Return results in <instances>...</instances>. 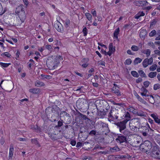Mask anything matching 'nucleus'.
Returning <instances> with one entry per match:
<instances>
[{
	"label": "nucleus",
	"instance_id": "nucleus-1",
	"mask_svg": "<svg viewBox=\"0 0 160 160\" xmlns=\"http://www.w3.org/2000/svg\"><path fill=\"white\" fill-rule=\"evenodd\" d=\"M119 116V111L115 108H111L108 115V120L111 122L118 119Z\"/></svg>",
	"mask_w": 160,
	"mask_h": 160
},
{
	"label": "nucleus",
	"instance_id": "nucleus-2",
	"mask_svg": "<svg viewBox=\"0 0 160 160\" xmlns=\"http://www.w3.org/2000/svg\"><path fill=\"white\" fill-rule=\"evenodd\" d=\"M60 119L65 122L66 124L70 123L72 121V118L70 114L65 111L61 112L60 114Z\"/></svg>",
	"mask_w": 160,
	"mask_h": 160
},
{
	"label": "nucleus",
	"instance_id": "nucleus-3",
	"mask_svg": "<svg viewBox=\"0 0 160 160\" xmlns=\"http://www.w3.org/2000/svg\"><path fill=\"white\" fill-rule=\"evenodd\" d=\"M151 155L152 157L160 160V150L158 146L155 144L153 146Z\"/></svg>",
	"mask_w": 160,
	"mask_h": 160
},
{
	"label": "nucleus",
	"instance_id": "nucleus-4",
	"mask_svg": "<svg viewBox=\"0 0 160 160\" xmlns=\"http://www.w3.org/2000/svg\"><path fill=\"white\" fill-rule=\"evenodd\" d=\"M116 141L118 143H121L123 142H126L127 138L122 134H118L117 138L115 139Z\"/></svg>",
	"mask_w": 160,
	"mask_h": 160
},
{
	"label": "nucleus",
	"instance_id": "nucleus-5",
	"mask_svg": "<svg viewBox=\"0 0 160 160\" xmlns=\"http://www.w3.org/2000/svg\"><path fill=\"white\" fill-rule=\"evenodd\" d=\"M127 123V121H125L123 120L116 124V125L117 126L118 128H119V131H122V130L126 129Z\"/></svg>",
	"mask_w": 160,
	"mask_h": 160
},
{
	"label": "nucleus",
	"instance_id": "nucleus-6",
	"mask_svg": "<svg viewBox=\"0 0 160 160\" xmlns=\"http://www.w3.org/2000/svg\"><path fill=\"white\" fill-rule=\"evenodd\" d=\"M143 145L145 146V150H143L144 152H147L148 151L150 150L152 147V143L148 140L145 141Z\"/></svg>",
	"mask_w": 160,
	"mask_h": 160
},
{
	"label": "nucleus",
	"instance_id": "nucleus-7",
	"mask_svg": "<svg viewBox=\"0 0 160 160\" xmlns=\"http://www.w3.org/2000/svg\"><path fill=\"white\" fill-rule=\"evenodd\" d=\"M140 120L138 118H134L131 119L129 123H131L138 128V129L140 127Z\"/></svg>",
	"mask_w": 160,
	"mask_h": 160
},
{
	"label": "nucleus",
	"instance_id": "nucleus-8",
	"mask_svg": "<svg viewBox=\"0 0 160 160\" xmlns=\"http://www.w3.org/2000/svg\"><path fill=\"white\" fill-rule=\"evenodd\" d=\"M18 17L21 21V22H20V21H18V24L19 25H21L22 23H23L24 22L26 18V15L24 11H22L21 13H20L19 14H18Z\"/></svg>",
	"mask_w": 160,
	"mask_h": 160
},
{
	"label": "nucleus",
	"instance_id": "nucleus-9",
	"mask_svg": "<svg viewBox=\"0 0 160 160\" xmlns=\"http://www.w3.org/2000/svg\"><path fill=\"white\" fill-rule=\"evenodd\" d=\"M119 88L118 87H113L112 89V92L117 96H120L122 93L119 90Z\"/></svg>",
	"mask_w": 160,
	"mask_h": 160
},
{
	"label": "nucleus",
	"instance_id": "nucleus-10",
	"mask_svg": "<svg viewBox=\"0 0 160 160\" xmlns=\"http://www.w3.org/2000/svg\"><path fill=\"white\" fill-rule=\"evenodd\" d=\"M54 27L55 29L59 32L63 31V27L61 24L59 22L57 21L54 24Z\"/></svg>",
	"mask_w": 160,
	"mask_h": 160
},
{
	"label": "nucleus",
	"instance_id": "nucleus-11",
	"mask_svg": "<svg viewBox=\"0 0 160 160\" xmlns=\"http://www.w3.org/2000/svg\"><path fill=\"white\" fill-rule=\"evenodd\" d=\"M14 146L12 144H10V148L9 149V153L8 155V159L11 160L12 158L13 155V151H14Z\"/></svg>",
	"mask_w": 160,
	"mask_h": 160
},
{
	"label": "nucleus",
	"instance_id": "nucleus-12",
	"mask_svg": "<svg viewBox=\"0 0 160 160\" xmlns=\"http://www.w3.org/2000/svg\"><path fill=\"white\" fill-rule=\"evenodd\" d=\"M85 100L82 98H79L77 101L76 104L78 108H82L84 104Z\"/></svg>",
	"mask_w": 160,
	"mask_h": 160
},
{
	"label": "nucleus",
	"instance_id": "nucleus-13",
	"mask_svg": "<svg viewBox=\"0 0 160 160\" xmlns=\"http://www.w3.org/2000/svg\"><path fill=\"white\" fill-rule=\"evenodd\" d=\"M135 3L137 6L139 7H142L148 5V3L147 1L145 0L137 1L135 2Z\"/></svg>",
	"mask_w": 160,
	"mask_h": 160
},
{
	"label": "nucleus",
	"instance_id": "nucleus-14",
	"mask_svg": "<svg viewBox=\"0 0 160 160\" xmlns=\"http://www.w3.org/2000/svg\"><path fill=\"white\" fill-rule=\"evenodd\" d=\"M107 111H105L104 109H101L98 112V115L100 118H103L107 114Z\"/></svg>",
	"mask_w": 160,
	"mask_h": 160
},
{
	"label": "nucleus",
	"instance_id": "nucleus-15",
	"mask_svg": "<svg viewBox=\"0 0 160 160\" xmlns=\"http://www.w3.org/2000/svg\"><path fill=\"white\" fill-rule=\"evenodd\" d=\"M22 5H20L18 6L16 8L15 13L17 14L21 13L22 11H24Z\"/></svg>",
	"mask_w": 160,
	"mask_h": 160
},
{
	"label": "nucleus",
	"instance_id": "nucleus-16",
	"mask_svg": "<svg viewBox=\"0 0 160 160\" xmlns=\"http://www.w3.org/2000/svg\"><path fill=\"white\" fill-rule=\"evenodd\" d=\"M145 99L148 100L149 102L152 104H153L155 103L154 98L151 95H148Z\"/></svg>",
	"mask_w": 160,
	"mask_h": 160
},
{
	"label": "nucleus",
	"instance_id": "nucleus-17",
	"mask_svg": "<svg viewBox=\"0 0 160 160\" xmlns=\"http://www.w3.org/2000/svg\"><path fill=\"white\" fill-rule=\"evenodd\" d=\"M120 132L122 133V134L124 135V136H125L126 138L127 137L130 135V132L127 129H125L120 131Z\"/></svg>",
	"mask_w": 160,
	"mask_h": 160
},
{
	"label": "nucleus",
	"instance_id": "nucleus-18",
	"mask_svg": "<svg viewBox=\"0 0 160 160\" xmlns=\"http://www.w3.org/2000/svg\"><path fill=\"white\" fill-rule=\"evenodd\" d=\"M102 127L105 130V131L107 132H109L110 130H109L108 125V124L105 123H101Z\"/></svg>",
	"mask_w": 160,
	"mask_h": 160
},
{
	"label": "nucleus",
	"instance_id": "nucleus-19",
	"mask_svg": "<svg viewBox=\"0 0 160 160\" xmlns=\"http://www.w3.org/2000/svg\"><path fill=\"white\" fill-rule=\"evenodd\" d=\"M103 103V106L102 109H104L105 111H107V112H108V110L110 109V107L108 103L106 102H104Z\"/></svg>",
	"mask_w": 160,
	"mask_h": 160
},
{
	"label": "nucleus",
	"instance_id": "nucleus-20",
	"mask_svg": "<svg viewBox=\"0 0 160 160\" xmlns=\"http://www.w3.org/2000/svg\"><path fill=\"white\" fill-rule=\"evenodd\" d=\"M29 91L30 92L35 94H38L40 92L39 89L36 88L30 89L29 90Z\"/></svg>",
	"mask_w": 160,
	"mask_h": 160
},
{
	"label": "nucleus",
	"instance_id": "nucleus-21",
	"mask_svg": "<svg viewBox=\"0 0 160 160\" xmlns=\"http://www.w3.org/2000/svg\"><path fill=\"white\" fill-rule=\"evenodd\" d=\"M124 115L125 116V119L123 121H127V122L129 121L131 119V117L129 112H127L125 113Z\"/></svg>",
	"mask_w": 160,
	"mask_h": 160
},
{
	"label": "nucleus",
	"instance_id": "nucleus-22",
	"mask_svg": "<svg viewBox=\"0 0 160 160\" xmlns=\"http://www.w3.org/2000/svg\"><path fill=\"white\" fill-rule=\"evenodd\" d=\"M145 13H144L143 12H139L135 16V18L136 19H139L141 17L145 15Z\"/></svg>",
	"mask_w": 160,
	"mask_h": 160
},
{
	"label": "nucleus",
	"instance_id": "nucleus-23",
	"mask_svg": "<svg viewBox=\"0 0 160 160\" xmlns=\"http://www.w3.org/2000/svg\"><path fill=\"white\" fill-rule=\"evenodd\" d=\"M133 144L135 147H138L141 145V143L140 142L139 140L137 138L134 139V141L133 142Z\"/></svg>",
	"mask_w": 160,
	"mask_h": 160
},
{
	"label": "nucleus",
	"instance_id": "nucleus-24",
	"mask_svg": "<svg viewBox=\"0 0 160 160\" xmlns=\"http://www.w3.org/2000/svg\"><path fill=\"white\" fill-rule=\"evenodd\" d=\"M151 116L154 119L156 123H158L159 121L160 120V119L158 118L155 114L154 113L152 114L151 115Z\"/></svg>",
	"mask_w": 160,
	"mask_h": 160
},
{
	"label": "nucleus",
	"instance_id": "nucleus-25",
	"mask_svg": "<svg viewBox=\"0 0 160 160\" xmlns=\"http://www.w3.org/2000/svg\"><path fill=\"white\" fill-rule=\"evenodd\" d=\"M108 48L109 51L113 53L115 51V47L113 46L112 43H110L109 44Z\"/></svg>",
	"mask_w": 160,
	"mask_h": 160
},
{
	"label": "nucleus",
	"instance_id": "nucleus-26",
	"mask_svg": "<svg viewBox=\"0 0 160 160\" xmlns=\"http://www.w3.org/2000/svg\"><path fill=\"white\" fill-rule=\"evenodd\" d=\"M45 85L43 82L39 81H37L35 83V85L37 87L44 86Z\"/></svg>",
	"mask_w": 160,
	"mask_h": 160
},
{
	"label": "nucleus",
	"instance_id": "nucleus-27",
	"mask_svg": "<svg viewBox=\"0 0 160 160\" xmlns=\"http://www.w3.org/2000/svg\"><path fill=\"white\" fill-rule=\"evenodd\" d=\"M157 72H151L148 75V76L151 78H153L156 77Z\"/></svg>",
	"mask_w": 160,
	"mask_h": 160
},
{
	"label": "nucleus",
	"instance_id": "nucleus-28",
	"mask_svg": "<svg viewBox=\"0 0 160 160\" xmlns=\"http://www.w3.org/2000/svg\"><path fill=\"white\" fill-rule=\"evenodd\" d=\"M129 126L131 129L134 132L137 131V128H137L136 126H134V125L131 124V123H129Z\"/></svg>",
	"mask_w": 160,
	"mask_h": 160
},
{
	"label": "nucleus",
	"instance_id": "nucleus-29",
	"mask_svg": "<svg viewBox=\"0 0 160 160\" xmlns=\"http://www.w3.org/2000/svg\"><path fill=\"white\" fill-rule=\"evenodd\" d=\"M142 61V59L139 58H137L135 59L133 63L135 65L137 64L138 63H140Z\"/></svg>",
	"mask_w": 160,
	"mask_h": 160
},
{
	"label": "nucleus",
	"instance_id": "nucleus-30",
	"mask_svg": "<svg viewBox=\"0 0 160 160\" xmlns=\"http://www.w3.org/2000/svg\"><path fill=\"white\" fill-rule=\"evenodd\" d=\"M120 32L119 28H118L116 29L114 32V36L116 38H118V35L119 33Z\"/></svg>",
	"mask_w": 160,
	"mask_h": 160
},
{
	"label": "nucleus",
	"instance_id": "nucleus-31",
	"mask_svg": "<svg viewBox=\"0 0 160 160\" xmlns=\"http://www.w3.org/2000/svg\"><path fill=\"white\" fill-rule=\"evenodd\" d=\"M142 52L144 54H146L147 57H148L150 54L151 50L149 49H147L146 50L143 51Z\"/></svg>",
	"mask_w": 160,
	"mask_h": 160
},
{
	"label": "nucleus",
	"instance_id": "nucleus-32",
	"mask_svg": "<svg viewBox=\"0 0 160 160\" xmlns=\"http://www.w3.org/2000/svg\"><path fill=\"white\" fill-rule=\"evenodd\" d=\"M85 14L88 19L91 22H92V17L91 14L88 12H87L85 13Z\"/></svg>",
	"mask_w": 160,
	"mask_h": 160
},
{
	"label": "nucleus",
	"instance_id": "nucleus-33",
	"mask_svg": "<svg viewBox=\"0 0 160 160\" xmlns=\"http://www.w3.org/2000/svg\"><path fill=\"white\" fill-rule=\"evenodd\" d=\"M146 33V31L145 30H142L140 32V36L141 37L143 38L145 36Z\"/></svg>",
	"mask_w": 160,
	"mask_h": 160
},
{
	"label": "nucleus",
	"instance_id": "nucleus-34",
	"mask_svg": "<svg viewBox=\"0 0 160 160\" xmlns=\"http://www.w3.org/2000/svg\"><path fill=\"white\" fill-rule=\"evenodd\" d=\"M110 150L112 152H115L119 150V149L117 146H115L113 148H111Z\"/></svg>",
	"mask_w": 160,
	"mask_h": 160
},
{
	"label": "nucleus",
	"instance_id": "nucleus-35",
	"mask_svg": "<svg viewBox=\"0 0 160 160\" xmlns=\"http://www.w3.org/2000/svg\"><path fill=\"white\" fill-rule=\"evenodd\" d=\"M79 115L84 120H88V121H91V120L88 118L87 117V116L85 115H84L83 114H82L80 112H79Z\"/></svg>",
	"mask_w": 160,
	"mask_h": 160
},
{
	"label": "nucleus",
	"instance_id": "nucleus-36",
	"mask_svg": "<svg viewBox=\"0 0 160 160\" xmlns=\"http://www.w3.org/2000/svg\"><path fill=\"white\" fill-rule=\"evenodd\" d=\"M147 59H145L142 62V64L143 67L144 68L147 67L148 65H149V63L148 62V61H147Z\"/></svg>",
	"mask_w": 160,
	"mask_h": 160
},
{
	"label": "nucleus",
	"instance_id": "nucleus-37",
	"mask_svg": "<svg viewBox=\"0 0 160 160\" xmlns=\"http://www.w3.org/2000/svg\"><path fill=\"white\" fill-rule=\"evenodd\" d=\"M138 73L141 77L144 78L147 77L146 75L143 71L142 70L139 71Z\"/></svg>",
	"mask_w": 160,
	"mask_h": 160
},
{
	"label": "nucleus",
	"instance_id": "nucleus-38",
	"mask_svg": "<svg viewBox=\"0 0 160 160\" xmlns=\"http://www.w3.org/2000/svg\"><path fill=\"white\" fill-rule=\"evenodd\" d=\"M157 67V65L156 64H154L150 67L149 70L150 71H154L156 69Z\"/></svg>",
	"mask_w": 160,
	"mask_h": 160
},
{
	"label": "nucleus",
	"instance_id": "nucleus-39",
	"mask_svg": "<svg viewBox=\"0 0 160 160\" xmlns=\"http://www.w3.org/2000/svg\"><path fill=\"white\" fill-rule=\"evenodd\" d=\"M128 109L129 111L130 112H132L134 114H136L137 112V110L134 108H133L132 107H130L128 108Z\"/></svg>",
	"mask_w": 160,
	"mask_h": 160
},
{
	"label": "nucleus",
	"instance_id": "nucleus-40",
	"mask_svg": "<svg viewBox=\"0 0 160 160\" xmlns=\"http://www.w3.org/2000/svg\"><path fill=\"white\" fill-rule=\"evenodd\" d=\"M158 20L157 19H155L152 20L150 22V27H152L155 25L157 22Z\"/></svg>",
	"mask_w": 160,
	"mask_h": 160
},
{
	"label": "nucleus",
	"instance_id": "nucleus-41",
	"mask_svg": "<svg viewBox=\"0 0 160 160\" xmlns=\"http://www.w3.org/2000/svg\"><path fill=\"white\" fill-rule=\"evenodd\" d=\"M137 115L141 117H145L146 116L145 113L143 112L140 111L138 112L137 111L136 114Z\"/></svg>",
	"mask_w": 160,
	"mask_h": 160
},
{
	"label": "nucleus",
	"instance_id": "nucleus-42",
	"mask_svg": "<svg viewBox=\"0 0 160 160\" xmlns=\"http://www.w3.org/2000/svg\"><path fill=\"white\" fill-rule=\"evenodd\" d=\"M31 141L32 143L36 145H37L38 147H40V145L38 143V142L37 139L36 138L32 139L31 140Z\"/></svg>",
	"mask_w": 160,
	"mask_h": 160
},
{
	"label": "nucleus",
	"instance_id": "nucleus-43",
	"mask_svg": "<svg viewBox=\"0 0 160 160\" xmlns=\"http://www.w3.org/2000/svg\"><path fill=\"white\" fill-rule=\"evenodd\" d=\"M131 74L133 76L135 77L138 78L139 77L138 73L135 71H132L131 72Z\"/></svg>",
	"mask_w": 160,
	"mask_h": 160
},
{
	"label": "nucleus",
	"instance_id": "nucleus-44",
	"mask_svg": "<svg viewBox=\"0 0 160 160\" xmlns=\"http://www.w3.org/2000/svg\"><path fill=\"white\" fill-rule=\"evenodd\" d=\"M1 56H5L8 58H10L11 56V54L8 52H6L2 53L1 54Z\"/></svg>",
	"mask_w": 160,
	"mask_h": 160
},
{
	"label": "nucleus",
	"instance_id": "nucleus-45",
	"mask_svg": "<svg viewBox=\"0 0 160 160\" xmlns=\"http://www.w3.org/2000/svg\"><path fill=\"white\" fill-rule=\"evenodd\" d=\"M41 76L42 78V79H44V78H47L50 79L52 78V76L50 75H44L43 74H41Z\"/></svg>",
	"mask_w": 160,
	"mask_h": 160
},
{
	"label": "nucleus",
	"instance_id": "nucleus-46",
	"mask_svg": "<svg viewBox=\"0 0 160 160\" xmlns=\"http://www.w3.org/2000/svg\"><path fill=\"white\" fill-rule=\"evenodd\" d=\"M155 140L157 142L160 144V135L158 134L155 136Z\"/></svg>",
	"mask_w": 160,
	"mask_h": 160
},
{
	"label": "nucleus",
	"instance_id": "nucleus-47",
	"mask_svg": "<svg viewBox=\"0 0 160 160\" xmlns=\"http://www.w3.org/2000/svg\"><path fill=\"white\" fill-rule=\"evenodd\" d=\"M131 49L134 51H137L139 50V47L135 45H133L131 47Z\"/></svg>",
	"mask_w": 160,
	"mask_h": 160
},
{
	"label": "nucleus",
	"instance_id": "nucleus-48",
	"mask_svg": "<svg viewBox=\"0 0 160 160\" xmlns=\"http://www.w3.org/2000/svg\"><path fill=\"white\" fill-rule=\"evenodd\" d=\"M83 28L82 30V32L84 34L83 35L84 36H86L88 33V29L86 28V27H83Z\"/></svg>",
	"mask_w": 160,
	"mask_h": 160
},
{
	"label": "nucleus",
	"instance_id": "nucleus-49",
	"mask_svg": "<svg viewBox=\"0 0 160 160\" xmlns=\"http://www.w3.org/2000/svg\"><path fill=\"white\" fill-rule=\"evenodd\" d=\"M10 64V63H4L2 62H0V65L2 67L7 68Z\"/></svg>",
	"mask_w": 160,
	"mask_h": 160
},
{
	"label": "nucleus",
	"instance_id": "nucleus-50",
	"mask_svg": "<svg viewBox=\"0 0 160 160\" xmlns=\"http://www.w3.org/2000/svg\"><path fill=\"white\" fill-rule=\"evenodd\" d=\"M160 88V85L158 83L154 84L153 86V89L156 90Z\"/></svg>",
	"mask_w": 160,
	"mask_h": 160
},
{
	"label": "nucleus",
	"instance_id": "nucleus-51",
	"mask_svg": "<svg viewBox=\"0 0 160 160\" xmlns=\"http://www.w3.org/2000/svg\"><path fill=\"white\" fill-rule=\"evenodd\" d=\"M156 34H157V33H156V31L155 30H153L149 33V36L150 37H153Z\"/></svg>",
	"mask_w": 160,
	"mask_h": 160
},
{
	"label": "nucleus",
	"instance_id": "nucleus-52",
	"mask_svg": "<svg viewBox=\"0 0 160 160\" xmlns=\"http://www.w3.org/2000/svg\"><path fill=\"white\" fill-rule=\"evenodd\" d=\"M132 61L130 58H128L126 60L125 62V64L130 65L132 63Z\"/></svg>",
	"mask_w": 160,
	"mask_h": 160
},
{
	"label": "nucleus",
	"instance_id": "nucleus-53",
	"mask_svg": "<svg viewBox=\"0 0 160 160\" xmlns=\"http://www.w3.org/2000/svg\"><path fill=\"white\" fill-rule=\"evenodd\" d=\"M150 84V82L148 81H146L143 82V85L146 88H148Z\"/></svg>",
	"mask_w": 160,
	"mask_h": 160
},
{
	"label": "nucleus",
	"instance_id": "nucleus-54",
	"mask_svg": "<svg viewBox=\"0 0 160 160\" xmlns=\"http://www.w3.org/2000/svg\"><path fill=\"white\" fill-rule=\"evenodd\" d=\"M136 96L137 98L139 101L142 102H143V99L142 98H141L138 94H137Z\"/></svg>",
	"mask_w": 160,
	"mask_h": 160
},
{
	"label": "nucleus",
	"instance_id": "nucleus-55",
	"mask_svg": "<svg viewBox=\"0 0 160 160\" xmlns=\"http://www.w3.org/2000/svg\"><path fill=\"white\" fill-rule=\"evenodd\" d=\"M147 60V61H148V63L149 64V65H151L153 62V59L152 57L150 58H146Z\"/></svg>",
	"mask_w": 160,
	"mask_h": 160
},
{
	"label": "nucleus",
	"instance_id": "nucleus-56",
	"mask_svg": "<svg viewBox=\"0 0 160 160\" xmlns=\"http://www.w3.org/2000/svg\"><path fill=\"white\" fill-rule=\"evenodd\" d=\"M91 13L93 17H96L97 16L96 12L94 9L92 10Z\"/></svg>",
	"mask_w": 160,
	"mask_h": 160
},
{
	"label": "nucleus",
	"instance_id": "nucleus-57",
	"mask_svg": "<svg viewBox=\"0 0 160 160\" xmlns=\"http://www.w3.org/2000/svg\"><path fill=\"white\" fill-rule=\"evenodd\" d=\"M70 20L68 19H66L65 22V26L66 27H68L69 25L70 24Z\"/></svg>",
	"mask_w": 160,
	"mask_h": 160
},
{
	"label": "nucleus",
	"instance_id": "nucleus-58",
	"mask_svg": "<svg viewBox=\"0 0 160 160\" xmlns=\"http://www.w3.org/2000/svg\"><path fill=\"white\" fill-rule=\"evenodd\" d=\"M96 134V131L95 130H92L89 133V134L91 136L95 135Z\"/></svg>",
	"mask_w": 160,
	"mask_h": 160
},
{
	"label": "nucleus",
	"instance_id": "nucleus-59",
	"mask_svg": "<svg viewBox=\"0 0 160 160\" xmlns=\"http://www.w3.org/2000/svg\"><path fill=\"white\" fill-rule=\"evenodd\" d=\"M55 59L56 60L58 61V62H59V60H60V61L62 60L63 58H62V56H57L56 58Z\"/></svg>",
	"mask_w": 160,
	"mask_h": 160
},
{
	"label": "nucleus",
	"instance_id": "nucleus-60",
	"mask_svg": "<svg viewBox=\"0 0 160 160\" xmlns=\"http://www.w3.org/2000/svg\"><path fill=\"white\" fill-rule=\"evenodd\" d=\"M141 95H142V96L143 97V98H145H145H146L148 96V94L147 93H146L145 92H141Z\"/></svg>",
	"mask_w": 160,
	"mask_h": 160
},
{
	"label": "nucleus",
	"instance_id": "nucleus-61",
	"mask_svg": "<svg viewBox=\"0 0 160 160\" xmlns=\"http://www.w3.org/2000/svg\"><path fill=\"white\" fill-rule=\"evenodd\" d=\"M98 63L99 65L105 67V63L103 61H99Z\"/></svg>",
	"mask_w": 160,
	"mask_h": 160
},
{
	"label": "nucleus",
	"instance_id": "nucleus-62",
	"mask_svg": "<svg viewBox=\"0 0 160 160\" xmlns=\"http://www.w3.org/2000/svg\"><path fill=\"white\" fill-rule=\"evenodd\" d=\"M51 138L52 140H56L58 138L56 137L55 135L52 134L51 135Z\"/></svg>",
	"mask_w": 160,
	"mask_h": 160
},
{
	"label": "nucleus",
	"instance_id": "nucleus-63",
	"mask_svg": "<svg viewBox=\"0 0 160 160\" xmlns=\"http://www.w3.org/2000/svg\"><path fill=\"white\" fill-rule=\"evenodd\" d=\"M46 48L49 50H50L52 49V46L50 45H48L46 46Z\"/></svg>",
	"mask_w": 160,
	"mask_h": 160
},
{
	"label": "nucleus",
	"instance_id": "nucleus-64",
	"mask_svg": "<svg viewBox=\"0 0 160 160\" xmlns=\"http://www.w3.org/2000/svg\"><path fill=\"white\" fill-rule=\"evenodd\" d=\"M142 80V79L141 78H139L136 79V82L137 83H139L141 82Z\"/></svg>",
	"mask_w": 160,
	"mask_h": 160
}]
</instances>
